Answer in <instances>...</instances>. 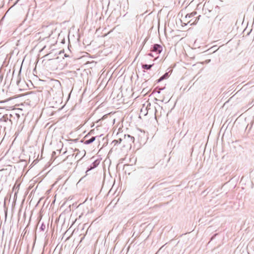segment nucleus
Listing matches in <instances>:
<instances>
[{
  "instance_id": "1",
  "label": "nucleus",
  "mask_w": 254,
  "mask_h": 254,
  "mask_svg": "<svg viewBox=\"0 0 254 254\" xmlns=\"http://www.w3.org/2000/svg\"><path fill=\"white\" fill-rule=\"evenodd\" d=\"M49 94L52 95H56L61 91V82L58 80H52L49 83Z\"/></svg>"
},
{
  "instance_id": "2",
  "label": "nucleus",
  "mask_w": 254,
  "mask_h": 254,
  "mask_svg": "<svg viewBox=\"0 0 254 254\" xmlns=\"http://www.w3.org/2000/svg\"><path fill=\"white\" fill-rule=\"evenodd\" d=\"M162 47L160 45L158 44H155L154 45L153 49L152 51L157 52L158 54H159L162 51Z\"/></svg>"
},
{
  "instance_id": "3",
  "label": "nucleus",
  "mask_w": 254,
  "mask_h": 254,
  "mask_svg": "<svg viewBox=\"0 0 254 254\" xmlns=\"http://www.w3.org/2000/svg\"><path fill=\"white\" fill-rule=\"evenodd\" d=\"M168 76H169L168 73H166L164 75L161 76L159 79H158L157 80V82H158V83L160 82L163 79L167 78L168 77Z\"/></svg>"
},
{
  "instance_id": "4",
  "label": "nucleus",
  "mask_w": 254,
  "mask_h": 254,
  "mask_svg": "<svg viewBox=\"0 0 254 254\" xmlns=\"http://www.w3.org/2000/svg\"><path fill=\"white\" fill-rule=\"evenodd\" d=\"M196 12H191V13L190 14H188L186 15V18H187L188 17L190 18L191 17H192V16H194L196 15Z\"/></svg>"
},
{
  "instance_id": "5",
  "label": "nucleus",
  "mask_w": 254,
  "mask_h": 254,
  "mask_svg": "<svg viewBox=\"0 0 254 254\" xmlns=\"http://www.w3.org/2000/svg\"><path fill=\"white\" fill-rule=\"evenodd\" d=\"M152 65L143 64L142 68L144 69H149L152 67Z\"/></svg>"
},
{
  "instance_id": "6",
  "label": "nucleus",
  "mask_w": 254,
  "mask_h": 254,
  "mask_svg": "<svg viewBox=\"0 0 254 254\" xmlns=\"http://www.w3.org/2000/svg\"><path fill=\"white\" fill-rule=\"evenodd\" d=\"M95 137H92L91 138H90L89 140H86V141L87 143L89 144V143H90L93 142L95 140Z\"/></svg>"
},
{
  "instance_id": "7",
  "label": "nucleus",
  "mask_w": 254,
  "mask_h": 254,
  "mask_svg": "<svg viewBox=\"0 0 254 254\" xmlns=\"http://www.w3.org/2000/svg\"><path fill=\"white\" fill-rule=\"evenodd\" d=\"M114 142H116V143L118 142V140H114Z\"/></svg>"
}]
</instances>
